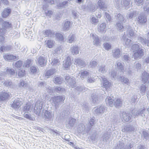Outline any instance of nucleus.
Listing matches in <instances>:
<instances>
[{
    "label": "nucleus",
    "instance_id": "obj_44",
    "mask_svg": "<svg viewBox=\"0 0 149 149\" xmlns=\"http://www.w3.org/2000/svg\"><path fill=\"white\" fill-rule=\"evenodd\" d=\"M56 72V69L55 68H52L47 70L45 73L46 76H50Z\"/></svg>",
    "mask_w": 149,
    "mask_h": 149
},
{
    "label": "nucleus",
    "instance_id": "obj_55",
    "mask_svg": "<svg viewBox=\"0 0 149 149\" xmlns=\"http://www.w3.org/2000/svg\"><path fill=\"white\" fill-rule=\"evenodd\" d=\"M97 65V62L95 61H91L90 62L89 66L90 68H94L96 67Z\"/></svg>",
    "mask_w": 149,
    "mask_h": 149
},
{
    "label": "nucleus",
    "instance_id": "obj_53",
    "mask_svg": "<svg viewBox=\"0 0 149 149\" xmlns=\"http://www.w3.org/2000/svg\"><path fill=\"white\" fill-rule=\"evenodd\" d=\"M142 137H143L144 140L147 141L149 139V134L145 131H143L142 133Z\"/></svg>",
    "mask_w": 149,
    "mask_h": 149
},
{
    "label": "nucleus",
    "instance_id": "obj_23",
    "mask_svg": "<svg viewBox=\"0 0 149 149\" xmlns=\"http://www.w3.org/2000/svg\"><path fill=\"white\" fill-rule=\"evenodd\" d=\"M102 79L103 87L105 88V89L109 88L111 85V83L104 77H102Z\"/></svg>",
    "mask_w": 149,
    "mask_h": 149
},
{
    "label": "nucleus",
    "instance_id": "obj_5",
    "mask_svg": "<svg viewBox=\"0 0 149 149\" xmlns=\"http://www.w3.org/2000/svg\"><path fill=\"white\" fill-rule=\"evenodd\" d=\"M22 103L21 101L19 98H16L14 100L13 103L11 104V107L14 109H18L21 106Z\"/></svg>",
    "mask_w": 149,
    "mask_h": 149
},
{
    "label": "nucleus",
    "instance_id": "obj_37",
    "mask_svg": "<svg viewBox=\"0 0 149 149\" xmlns=\"http://www.w3.org/2000/svg\"><path fill=\"white\" fill-rule=\"evenodd\" d=\"M11 9L10 8H5L2 12V15L3 18H6L10 13Z\"/></svg>",
    "mask_w": 149,
    "mask_h": 149
},
{
    "label": "nucleus",
    "instance_id": "obj_31",
    "mask_svg": "<svg viewBox=\"0 0 149 149\" xmlns=\"http://www.w3.org/2000/svg\"><path fill=\"white\" fill-rule=\"evenodd\" d=\"M138 39L143 45H147L149 47V40H146V38H144L141 37H139Z\"/></svg>",
    "mask_w": 149,
    "mask_h": 149
},
{
    "label": "nucleus",
    "instance_id": "obj_8",
    "mask_svg": "<svg viewBox=\"0 0 149 149\" xmlns=\"http://www.w3.org/2000/svg\"><path fill=\"white\" fill-rule=\"evenodd\" d=\"M98 8L103 11H106L107 10V6L103 0H98L97 3Z\"/></svg>",
    "mask_w": 149,
    "mask_h": 149
},
{
    "label": "nucleus",
    "instance_id": "obj_57",
    "mask_svg": "<svg viewBox=\"0 0 149 149\" xmlns=\"http://www.w3.org/2000/svg\"><path fill=\"white\" fill-rule=\"evenodd\" d=\"M68 42L69 43H72L74 41L75 39V36L74 34L70 35L68 37Z\"/></svg>",
    "mask_w": 149,
    "mask_h": 149
},
{
    "label": "nucleus",
    "instance_id": "obj_38",
    "mask_svg": "<svg viewBox=\"0 0 149 149\" xmlns=\"http://www.w3.org/2000/svg\"><path fill=\"white\" fill-rule=\"evenodd\" d=\"M106 25L105 23H102L100 26L99 31L102 33H104L106 31Z\"/></svg>",
    "mask_w": 149,
    "mask_h": 149
},
{
    "label": "nucleus",
    "instance_id": "obj_35",
    "mask_svg": "<svg viewBox=\"0 0 149 149\" xmlns=\"http://www.w3.org/2000/svg\"><path fill=\"white\" fill-rule=\"evenodd\" d=\"M71 26V24L70 22L69 21H66L64 23L63 29L65 31H66L69 29Z\"/></svg>",
    "mask_w": 149,
    "mask_h": 149
},
{
    "label": "nucleus",
    "instance_id": "obj_43",
    "mask_svg": "<svg viewBox=\"0 0 149 149\" xmlns=\"http://www.w3.org/2000/svg\"><path fill=\"white\" fill-rule=\"evenodd\" d=\"M130 0H122L123 6L125 9H127L130 8Z\"/></svg>",
    "mask_w": 149,
    "mask_h": 149
},
{
    "label": "nucleus",
    "instance_id": "obj_19",
    "mask_svg": "<svg viewBox=\"0 0 149 149\" xmlns=\"http://www.w3.org/2000/svg\"><path fill=\"white\" fill-rule=\"evenodd\" d=\"M47 59L44 56H40L38 58V63L41 66L45 65Z\"/></svg>",
    "mask_w": 149,
    "mask_h": 149
},
{
    "label": "nucleus",
    "instance_id": "obj_14",
    "mask_svg": "<svg viewBox=\"0 0 149 149\" xmlns=\"http://www.w3.org/2000/svg\"><path fill=\"white\" fill-rule=\"evenodd\" d=\"M95 120L93 118H91L88 120V123L87 125L86 132L87 133L91 130L93 126L95 124Z\"/></svg>",
    "mask_w": 149,
    "mask_h": 149
},
{
    "label": "nucleus",
    "instance_id": "obj_2",
    "mask_svg": "<svg viewBox=\"0 0 149 149\" xmlns=\"http://www.w3.org/2000/svg\"><path fill=\"white\" fill-rule=\"evenodd\" d=\"M35 105L34 109V113L37 115L40 116L43 107L42 103L40 101H37Z\"/></svg>",
    "mask_w": 149,
    "mask_h": 149
},
{
    "label": "nucleus",
    "instance_id": "obj_50",
    "mask_svg": "<svg viewBox=\"0 0 149 149\" xmlns=\"http://www.w3.org/2000/svg\"><path fill=\"white\" fill-rule=\"evenodd\" d=\"M122 60L125 62L128 63L131 58L129 54H125L122 56Z\"/></svg>",
    "mask_w": 149,
    "mask_h": 149
},
{
    "label": "nucleus",
    "instance_id": "obj_15",
    "mask_svg": "<svg viewBox=\"0 0 149 149\" xmlns=\"http://www.w3.org/2000/svg\"><path fill=\"white\" fill-rule=\"evenodd\" d=\"M122 116L123 119L125 121L128 122L131 120L132 116L130 113H126V112L123 111L122 113Z\"/></svg>",
    "mask_w": 149,
    "mask_h": 149
},
{
    "label": "nucleus",
    "instance_id": "obj_7",
    "mask_svg": "<svg viewBox=\"0 0 149 149\" xmlns=\"http://www.w3.org/2000/svg\"><path fill=\"white\" fill-rule=\"evenodd\" d=\"M54 116V113L49 111H45L44 115V117L46 120L50 121L52 120Z\"/></svg>",
    "mask_w": 149,
    "mask_h": 149
},
{
    "label": "nucleus",
    "instance_id": "obj_36",
    "mask_svg": "<svg viewBox=\"0 0 149 149\" xmlns=\"http://www.w3.org/2000/svg\"><path fill=\"white\" fill-rule=\"evenodd\" d=\"M87 89H88L85 87L84 85L79 86L75 88V91L79 92L85 91H86Z\"/></svg>",
    "mask_w": 149,
    "mask_h": 149
},
{
    "label": "nucleus",
    "instance_id": "obj_46",
    "mask_svg": "<svg viewBox=\"0 0 149 149\" xmlns=\"http://www.w3.org/2000/svg\"><path fill=\"white\" fill-rule=\"evenodd\" d=\"M98 70L102 73H105L107 70V69L106 68L105 66L104 65H102L101 66L97 67Z\"/></svg>",
    "mask_w": 149,
    "mask_h": 149
},
{
    "label": "nucleus",
    "instance_id": "obj_11",
    "mask_svg": "<svg viewBox=\"0 0 149 149\" xmlns=\"http://www.w3.org/2000/svg\"><path fill=\"white\" fill-rule=\"evenodd\" d=\"M74 63L77 66L82 68L84 67L86 65V63L85 61L82 59L79 58L75 59L74 60Z\"/></svg>",
    "mask_w": 149,
    "mask_h": 149
},
{
    "label": "nucleus",
    "instance_id": "obj_40",
    "mask_svg": "<svg viewBox=\"0 0 149 149\" xmlns=\"http://www.w3.org/2000/svg\"><path fill=\"white\" fill-rule=\"evenodd\" d=\"M143 8L145 13H149V1H146L143 3Z\"/></svg>",
    "mask_w": 149,
    "mask_h": 149
},
{
    "label": "nucleus",
    "instance_id": "obj_64",
    "mask_svg": "<svg viewBox=\"0 0 149 149\" xmlns=\"http://www.w3.org/2000/svg\"><path fill=\"white\" fill-rule=\"evenodd\" d=\"M25 74V71L24 70H20L18 71V75L20 77L24 76Z\"/></svg>",
    "mask_w": 149,
    "mask_h": 149
},
{
    "label": "nucleus",
    "instance_id": "obj_28",
    "mask_svg": "<svg viewBox=\"0 0 149 149\" xmlns=\"http://www.w3.org/2000/svg\"><path fill=\"white\" fill-rule=\"evenodd\" d=\"M96 8V5L95 4L91 3L88 5L87 8L89 11L93 12L95 10Z\"/></svg>",
    "mask_w": 149,
    "mask_h": 149
},
{
    "label": "nucleus",
    "instance_id": "obj_12",
    "mask_svg": "<svg viewBox=\"0 0 149 149\" xmlns=\"http://www.w3.org/2000/svg\"><path fill=\"white\" fill-rule=\"evenodd\" d=\"M138 20L140 24L145 23L147 21V16L144 13H141L138 16Z\"/></svg>",
    "mask_w": 149,
    "mask_h": 149
},
{
    "label": "nucleus",
    "instance_id": "obj_27",
    "mask_svg": "<svg viewBox=\"0 0 149 149\" xmlns=\"http://www.w3.org/2000/svg\"><path fill=\"white\" fill-rule=\"evenodd\" d=\"M70 51L73 55H76L79 54V47L76 45H73L71 47Z\"/></svg>",
    "mask_w": 149,
    "mask_h": 149
},
{
    "label": "nucleus",
    "instance_id": "obj_59",
    "mask_svg": "<svg viewBox=\"0 0 149 149\" xmlns=\"http://www.w3.org/2000/svg\"><path fill=\"white\" fill-rule=\"evenodd\" d=\"M103 45L104 48L107 51L110 49L111 47V44L109 43H104L103 44Z\"/></svg>",
    "mask_w": 149,
    "mask_h": 149
},
{
    "label": "nucleus",
    "instance_id": "obj_52",
    "mask_svg": "<svg viewBox=\"0 0 149 149\" xmlns=\"http://www.w3.org/2000/svg\"><path fill=\"white\" fill-rule=\"evenodd\" d=\"M114 4L117 8H120L123 6L122 0L120 1V0H115Z\"/></svg>",
    "mask_w": 149,
    "mask_h": 149
},
{
    "label": "nucleus",
    "instance_id": "obj_61",
    "mask_svg": "<svg viewBox=\"0 0 149 149\" xmlns=\"http://www.w3.org/2000/svg\"><path fill=\"white\" fill-rule=\"evenodd\" d=\"M116 25L118 29L122 31L124 30V27L121 23L117 22L116 23Z\"/></svg>",
    "mask_w": 149,
    "mask_h": 149
},
{
    "label": "nucleus",
    "instance_id": "obj_39",
    "mask_svg": "<svg viewBox=\"0 0 149 149\" xmlns=\"http://www.w3.org/2000/svg\"><path fill=\"white\" fill-rule=\"evenodd\" d=\"M105 101L107 105L109 106L112 107L113 105H114L113 100L110 97H107Z\"/></svg>",
    "mask_w": 149,
    "mask_h": 149
},
{
    "label": "nucleus",
    "instance_id": "obj_45",
    "mask_svg": "<svg viewBox=\"0 0 149 149\" xmlns=\"http://www.w3.org/2000/svg\"><path fill=\"white\" fill-rule=\"evenodd\" d=\"M137 14V11H133L132 12L127 13V17L128 19H132L134 17H135Z\"/></svg>",
    "mask_w": 149,
    "mask_h": 149
},
{
    "label": "nucleus",
    "instance_id": "obj_13",
    "mask_svg": "<svg viewBox=\"0 0 149 149\" xmlns=\"http://www.w3.org/2000/svg\"><path fill=\"white\" fill-rule=\"evenodd\" d=\"M10 96L9 93L1 92L0 93V101H4L8 99Z\"/></svg>",
    "mask_w": 149,
    "mask_h": 149
},
{
    "label": "nucleus",
    "instance_id": "obj_42",
    "mask_svg": "<svg viewBox=\"0 0 149 149\" xmlns=\"http://www.w3.org/2000/svg\"><path fill=\"white\" fill-rule=\"evenodd\" d=\"M93 39V42L94 45H98L99 44L100 40L97 36H95L94 34L92 35Z\"/></svg>",
    "mask_w": 149,
    "mask_h": 149
},
{
    "label": "nucleus",
    "instance_id": "obj_56",
    "mask_svg": "<svg viewBox=\"0 0 149 149\" xmlns=\"http://www.w3.org/2000/svg\"><path fill=\"white\" fill-rule=\"evenodd\" d=\"M56 38L61 41H63L64 39V38L63 35L60 33H56Z\"/></svg>",
    "mask_w": 149,
    "mask_h": 149
},
{
    "label": "nucleus",
    "instance_id": "obj_34",
    "mask_svg": "<svg viewBox=\"0 0 149 149\" xmlns=\"http://www.w3.org/2000/svg\"><path fill=\"white\" fill-rule=\"evenodd\" d=\"M71 61L69 57H67L65 62L63 64V67L66 69L68 68L71 64Z\"/></svg>",
    "mask_w": 149,
    "mask_h": 149
},
{
    "label": "nucleus",
    "instance_id": "obj_6",
    "mask_svg": "<svg viewBox=\"0 0 149 149\" xmlns=\"http://www.w3.org/2000/svg\"><path fill=\"white\" fill-rule=\"evenodd\" d=\"M64 100L63 97L62 96H54L52 98L54 103L57 105L60 104Z\"/></svg>",
    "mask_w": 149,
    "mask_h": 149
},
{
    "label": "nucleus",
    "instance_id": "obj_33",
    "mask_svg": "<svg viewBox=\"0 0 149 149\" xmlns=\"http://www.w3.org/2000/svg\"><path fill=\"white\" fill-rule=\"evenodd\" d=\"M33 106L31 104H26L23 108V110L26 113H28L31 112L33 109Z\"/></svg>",
    "mask_w": 149,
    "mask_h": 149
},
{
    "label": "nucleus",
    "instance_id": "obj_51",
    "mask_svg": "<svg viewBox=\"0 0 149 149\" xmlns=\"http://www.w3.org/2000/svg\"><path fill=\"white\" fill-rule=\"evenodd\" d=\"M117 67L119 70L122 72H124V66L122 63L118 61H117L116 63Z\"/></svg>",
    "mask_w": 149,
    "mask_h": 149
},
{
    "label": "nucleus",
    "instance_id": "obj_32",
    "mask_svg": "<svg viewBox=\"0 0 149 149\" xmlns=\"http://www.w3.org/2000/svg\"><path fill=\"white\" fill-rule=\"evenodd\" d=\"M4 57L6 60L8 61H12L16 59L17 56L11 54H6L4 56Z\"/></svg>",
    "mask_w": 149,
    "mask_h": 149
},
{
    "label": "nucleus",
    "instance_id": "obj_20",
    "mask_svg": "<svg viewBox=\"0 0 149 149\" xmlns=\"http://www.w3.org/2000/svg\"><path fill=\"white\" fill-rule=\"evenodd\" d=\"M134 128L133 126L129 125L124 126L122 129V131L123 132H130L134 131Z\"/></svg>",
    "mask_w": 149,
    "mask_h": 149
},
{
    "label": "nucleus",
    "instance_id": "obj_25",
    "mask_svg": "<svg viewBox=\"0 0 149 149\" xmlns=\"http://www.w3.org/2000/svg\"><path fill=\"white\" fill-rule=\"evenodd\" d=\"M49 61L51 62V65L54 66L58 65L60 62L59 59L57 58H54L53 59L49 58Z\"/></svg>",
    "mask_w": 149,
    "mask_h": 149
},
{
    "label": "nucleus",
    "instance_id": "obj_48",
    "mask_svg": "<svg viewBox=\"0 0 149 149\" xmlns=\"http://www.w3.org/2000/svg\"><path fill=\"white\" fill-rule=\"evenodd\" d=\"M110 136V133L108 132H107L103 134L102 136L103 141L105 142H107L109 139Z\"/></svg>",
    "mask_w": 149,
    "mask_h": 149
},
{
    "label": "nucleus",
    "instance_id": "obj_30",
    "mask_svg": "<svg viewBox=\"0 0 149 149\" xmlns=\"http://www.w3.org/2000/svg\"><path fill=\"white\" fill-rule=\"evenodd\" d=\"M115 18L116 19L121 22H125V19L123 15L120 13L115 15Z\"/></svg>",
    "mask_w": 149,
    "mask_h": 149
},
{
    "label": "nucleus",
    "instance_id": "obj_17",
    "mask_svg": "<svg viewBox=\"0 0 149 149\" xmlns=\"http://www.w3.org/2000/svg\"><path fill=\"white\" fill-rule=\"evenodd\" d=\"M89 74V73L88 70H81L79 74L78 75L82 79H83L88 77Z\"/></svg>",
    "mask_w": 149,
    "mask_h": 149
},
{
    "label": "nucleus",
    "instance_id": "obj_3",
    "mask_svg": "<svg viewBox=\"0 0 149 149\" xmlns=\"http://www.w3.org/2000/svg\"><path fill=\"white\" fill-rule=\"evenodd\" d=\"M107 107L103 106L101 105L94 108V112L97 114L102 115L105 112H106Z\"/></svg>",
    "mask_w": 149,
    "mask_h": 149
},
{
    "label": "nucleus",
    "instance_id": "obj_54",
    "mask_svg": "<svg viewBox=\"0 0 149 149\" xmlns=\"http://www.w3.org/2000/svg\"><path fill=\"white\" fill-rule=\"evenodd\" d=\"M76 121V119L72 118L69 119L68 124L70 126V127H72L75 124Z\"/></svg>",
    "mask_w": 149,
    "mask_h": 149
},
{
    "label": "nucleus",
    "instance_id": "obj_63",
    "mask_svg": "<svg viewBox=\"0 0 149 149\" xmlns=\"http://www.w3.org/2000/svg\"><path fill=\"white\" fill-rule=\"evenodd\" d=\"M38 69V68L37 66H32L30 68L31 72L32 73H36Z\"/></svg>",
    "mask_w": 149,
    "mask_h": 149
},
{
    "label": "nucleus",
    "instance_id": "obj_21",
    "mask_svg": "<svg viewBox=\"0 0 149 149\" xmlns=\"http://www.w3.org/2000/svg\"><path fill=\"white\" fill-rule=\"evenodd\" d=\"M91 100L92 102L93 105H95V104H97L99 102V98L97 96L95 93L91 95Z\"/></svg>",
    "mask_w": 149,
    "mask_h": 149
},
{
    "label": "nucleus",
    "instance_id": "obj_41",
    "mask_svg": "<svg viewBox=\"0 0 149 149\" xmlns=\"http://www.w3.org/2000/svg\"><path fill=\"white\" fill-rule=\"evenodd\" d=\"M70 87L73 88L76 86V82L74 79L72 78L66 83Z\"/></svg>",
    "mask_w": 149,
    "mask_h": 149
},
{
    "label": "nucleus",
    "instance_id": "obj_58",
    "mask_svg": "<svg viewBox=\"0 0 149 149\" xmlns=\"http://www.w3.org/2000/svg\"><path fill=\"white\" fill-rule=\"evenodd\" d=\"M46 45L47 47L49 48H52L54 45V42L51 40H48L46 41Z\"/></svg>",
    "mask_w": 149,
    "mask_h": 149
},
{
    "label": "nucleus",
    "instance_id": "obj_62",
    "mask_svg": "<svg viewBox=\"0 0 149 149\" xmlns=\"http://www.w3.org/2000/svg\"><path fill=\"white\" fill-rule=\"evenodd\" d=\"M22 65V61L20 60L18 61L15 64V66L17 68H21Z\"/></svg>",
    "mask_w": 149,
    "mask_h": 149
},
{
    "label": "nucleus",
    "instance_id": "obj_18",
    "mask_svg": "<svg viewBox=\"0 0 149 149\" xmlns=\"http://www.w3.org/2000/svg\"><path fill=\"white\" fill-rule=\"evenodd\" d=\"M54 33L55 32L53 31L50 29H48L44 30L43 33L45 37L52 38L54 36Z\"/></svg>",
    "mask_w": 149,
    "mask_h": 149
},
{
    "label": "nucleus",
    "instance_id": "obj_49",
    "mask_svg": "<svg viewBox=\"0 0 149 149\" xmlns=\"http://www.w3.org/2000/svg\"><path fill=\"white\" fill-rule=\"evenodd\" d=\"M54 91L57 93H62L65 91V89L61 86H57L54 88Z\"/></svg>",
    "mask_w": 149,
    "mask_h": 149
},
{
    "label": "nucleus",
    "instance_id": "obj_10",
    "mask_svg": "<svg viewBox=\"0 0 149 149\" xmlns=\"http://www.w3.org/2000/svg\"><path fill=\"white\" fill-rule=\"evenodd\" d=\"M122 41L124 42V44L127 47H130L132 45V41L127 38H126L125 34L123 35L122 38Z\"/></svg>",
    "mask_w": 149,
    "mask_h": 149
},
{
    "label": "nucleus",
    "instance_id": "obj_29",
    "mask_svg": "<svg viewBox=\"0 0 149 149\" xmlns=\"http://www.w3.org/2000/svg\"><path fill=\"white\" fill-rule=\"evenodd\" d=\"M63 79L61 76H55L54 78L53 81L56 84H61L62 83Z\"/></svg>",
    "mask_w": 149,
    "mask_h": 149
},
{
    "label": "nucleus",
    "instance_id": "obj_9",
    "mask_svg": "<svg viewBox=\"0 0 149 149\" xmlns=\"http://www.w3.org/2000/svg\"><path fill=\"white\" fill-rule=\"evenodd\" d=\"M134 53V59L141 58L143 55V50L140 49L135 51Z\"/></svg>",
    "mask_w": 149,
    "mask_h": 149
},
{
    "label": "nucleus",
    "instance_id": "obj_26",
    "mask_svg": "<svg viewBox=\"0 0 149 149\" xmlns=\"http://www.w3.org/2000/svg\"><path fill=\"white\" fill-rule=\"evenodd\" d=\"M114 104L116 108H119L122 105V102L121 99L120 98H117L116 100L114 102Z\"/></svg>",
    "mask_w": 149,
    "mask_h": 149
},
{
    "label": "nucleus",
    "instance_id": "obj_60",
    "mask_svg": "<svg viewBox=\"0 0 149 149\" xmlns=\"http://www.w3.org/2000/svg\"><path fill=\"white\" fill-rule=\"evenodd\" d=\"M131 49L133 51V52L138 50L140 48L139 47V45L137 44H134L132 46Z\"/></svg>",
    "mask_w": 149,
    "mask_h": 149
},
{
    "label": "nucleus",
    "instance_id": "obj_22",
    "mask_svg": "<svg viewBox=\"0 0 149 149\" xmlns=\"http://www.w3.org/2000/svg\"><path fill=\"white\" fill-rule=\"evenodd\" d=\"M141 78L143 82L145 83L148 81L149 79V74L146 71H144L142 73Z\"/></svg>",
    "mask_w": 149,
    "mask_h": 149
},
{
    "label": "nucleus",
    "instance_id": "obj_1",
    "mask_svg": "<svg viewBox=\"0 0 149 149\" xmlns=\"http://www.w3.org/2000/svg\"><path fill=\"white\" fill-rule=\"evenodd\" d=\"M133 144L132 141L124 139L120 141L118 143L116 149H133Z\"/></svg>",
    "mask_w": 149,
    "mask_h": 149
},
{
    "label": "nucleus",
    "instance_id": "obj_47",
    "mask_svg": "<svg viewBox=\"0 0 149 149\" xmlns=\"http://www.w3.org/2000/svg\"><path fill=\"white\" fill-rule=\"evenodd\" d=\"M28 84L26 82L23 80H21L18 84V86L21 88L26 89Z\"/></svg>",
    "mask_w": 149,
    "mask_h": 149
},
{
    "label": "nucleus",
    "instance_id": "obj_4",
    "mask_svg": "<svg viewBox=\"0 0 149 149\" xmlns=\"http://www.w3.org/2000/svg\"><path fill=\"white\" fill-rule=\"evenodd\" d=\"M2 28L0 27V34H3L5 33L6 29L11 28L12 26L11 24L9 23V22L5 21L2 24Z\"/></svg>",
    "mask_w": 149,
    "mask_h": 149
},
{
    "label": "nucleus",
    "instance_id": "obj_24",
    "mask_svg": "<svg viewBox=\"0 0 149 149\" xmlns=\"http://www.w3.org/2000/svg\"><path fill=\"white\" fill-rule=\"evenodd\" d=\"M149 112V106L147 109L146 108L141 109L139 110V115L142 117H144L146 116V114H147Z\"/></svg>",
    "mask_w": 149,
    "mask_h": 149
},
{
    "label": "nucleus",
    "instance_id": "obj_16",
    "mask_svg": "<svg viewBox=\"0 0 149 149\" xmlns=\"http://www.w3.org/2000/svg\"><path fill=\"white\" fill-rule=\"evenodd\" d=\"M112 56L114 58L117 59L121 56V50L119 48L115 49L112 51Z\"/></svg>",
    "mask_w": 149,
    "mask_h": 149
}]
</instances>
